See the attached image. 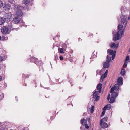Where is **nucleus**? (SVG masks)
Instances as JSON below:
<instances>
[{"mask_svg": "<svg viewBox=\"0 0 130 130\" xmlns=\"http://www.w3.org/2000/svg\"><path fill=\"white\" fill-rule=\"evenodd\" d=\"M5 22V20L2 17H0V25L3 24Z\"/></svg>", "mask_w": 130, "mask_h": 130, "instance_id": "obj_20", "label": "nucleus"}, {"mask_svg": "<svg viewBox=\"0 0 130 130\" xmlns=\"http://www.w3.org/2000/svg\"><path fill=\"white\" fill-rule=\"evenodd\" d=\"M58 57L57 55H55V59L56 60L58 59Z\"/></svg>", "mask_w": 130, "mask_h": 130, "instance_id": "obj_38", "label": "nucleus"}, {"mask_svg": "<svg viewBox=\"0 0 130 130\" xmlns=\"http://www.w3.org/2000/svg\"><path fill=\"white\" fill-rule=\"evenodd\" d=\"M8 27L10 30H13L15 28H14L13 26L11 24L8 25Z\"/></svg>", "mask_w": 130, "mask_h": 130, "instance_id": "obj_21", "label": "nucleus"}, {"mask_svg": "<svg viewBox=\"0 0 130 130\" xmlns=\"http://www.w3.org/2000/svg\"><path fill=\"white\" fill-rule=\"evenodd\" d=\"M99 96H97L96 97V98H95V100L96 101H98L99 99Z\"/></svg>", "mask_w": 130, "mask_h": 130, "instance_id": "obj_33", "label": "nucleus"}, {"mask_svg": "<svg viewBox=\"0 0 130 130\" xmlns=\"http://www.w3.org/2000/svg\"><path fill=\"white\" fill-rule=\"evenodd\" d=\"M114 98L113 97H111L110 100V103H112L114 102Z\"/></svg>", "mask_w": 130, "mask_h": 130, "instance_id": "obj_24", "label": "nucleus"}, {"mask_svg": "<svg viewBox=\"0 0 130 130\" xmlns=\"http://www.w3.org/2000/svg\"><path fill=\"white\" fill-rule=\"evenodd\" d=\"M9 29L6 27L3 26L2 27L1 29V31L3 34H7Z\"/></svg>", "mask_w": 130, "mask_h": 130, "instance_id": "obj_7", "label": "nucleus"}, {"mask_svg": "<svg viewBox=\"0 0 130 130\" xmlns=\"http://www.w3.org/2000/svg\"><path fill=\"white\" fill-rule=\"evenodd\" d=\"M20 20V18L16 17L13 19V22L15 24H17L19 23Z\"/></svg>", "mask_w": 130, "mask_h": 130, "instance_id": "obj_10", "label": "nucleus"}, {"mask_svg": "<svg viewBox=\"0 0 130 130\" xmlns=\"http://www.w3.org/2000/svg\"><path fill=\"white\" fill-rule=\"evenodd\" d=\"M21 6L19 5H16L14 6V10H17L16 11L15 13V14L17 16L21 17L22 16L23 14L22 12V10L19 9L21 8Z\"/></svg>", "mask_w": 130, "mask_h": 130, "instance_id": "obj_2", "label": "nucleus"}, {"mask_svg": "<svg viewBox=\"0 0 130 130\" xmlns=\"http://www.w3.org/2000/svg\"><path fill=\"white\" fill-rule=\"evenodd\" d=\"M111 93H112L111 95L112 96V97H113L114 98L116 97L118 95V93L113 91Z\"/></svg>", "mask_w": 130, "mask_h": 130, "instance_id": "obj_18", "label": "nucleus"}, {"mask_svg": "<svg viewBox=\"0 0 130 130\" xmlns=\"http://www.w3.org/2000/svg\"><path fill=\"white\" fill-rule=\"evenodd\" d=\"M10 6L9 5L6 4L4 7H3V8L4 9L6 10H10Z\"/></svg>", "mask_w": 130, "mask_h": 130, "instance_id": "obj_13", "label": "nucleus"}, {"mask_svg": "<svg viewBox=\"0 0 130 130\" xmlns=\"http://www.w3.org/2000/svg\"><path fill=\"white\" fill-rule=\"evenodd\" d=\"M2 79V77L0 76V81Z\"/></svg>", "mask_w": 130, "mask_h": 130, "instance_id": "obj_40", "label": "nucleus"}, {"mask_svg": "<svg viewBox=\"0 0 130 130\" xmlns=\"http://www.w3.org/2000/svg\"><path fill=\"white\" fill-rule=\"evenodd\" d=\"M58 50L61 53H64V51L66 50L65 49H58Z\"/></svg>", "mask_w": 130, "mask_h": 130, "instance_id": "obj_26", "label": "nucleus"}, {"mask_svg": "<svg viewBox=\"0 0 130 130\" xmlns=\"http://www.w3.org/2000/svg\"><path fill=\"white\" fill-rule=\"evenodd\" d=\"M108 72V70H106L105 73L103 74H102L101 76L100 79V82H102L103 81V79L106 77L107 73Z\"/></svg>", "mask_w": 130, "mask_h": 130, "instance_id": "obj_9", "label": "nucleus"}, {"mask_svg": "<svg viewBox=\"0 0 130 130\" xmlns=\"http://www.w3.org/2000/svg\"><path fill=\"white\" fill-rule=\"evenodd\" d=\"M87 121L86 120L82 118L81 120V124L83 125L86 124Z\"/></svg>", "mask_w": 130, "mask_h": 130, "instance_id": "obj_17", "label": "nucleus"}, {"mask_svg": "<svg viewBox=\"0 0 130 130\" xmlns=\"http://www.w3.org/2000/svg\"><path fill=\"white\" fill-rule=\"evenodd\" d=\"M66 48L65 47H63V48H61L60 49H63V48Z\"/></svg>", "mask_w": 130, "mask_h": 130, "instance_id": "obj_44", "label": "nucleus"}, {"mask_svg": "<svg viewBox=\"0 0 130 130\" xmlns=\"http://www.w3.org/2000/svg\"><path fill=\"white\" fill-rule=\"evenodd\" d=\"M119 85L118 84H116L114 87H112L111 88L110 91V93H112L115 90H118L119 88Z\"/></svg>", "mask_w": 130, "mask_h": 130, "instance_id": "obj_8", "label": "nucleus"}, {"mask_svg": "<svg viewBox=\"0 0 130 130\" xmlns=\"http://www.w3.org/2000/svg\"><path fill=\"white\" fill-rule=\"evenodd\" d=\"M56 36H57V37H58L59 36L58 35H56Z\"/></svg>", "mask_w": 130, "mask_h": 130, "instance_id": "obj_42", "label": "nucleus"}, {"mask_svg": "<svg viewBox=\"0 0 130 130\" xmlns=\"http://www.w3.org/2000/svg\"><path fill=\"white\" fill-rule=\"evenodd\" d=\"M121 22L123 24L125 23V24H127V22L126 21V18L125 17H123L121 20Z\"/></svg>", "mask_w": 130, "mask_h": 130, "instance_id": "obj_16", "label": "nucleus"}, {"mask_svg": "<svg viewBox=\"0 0 130 130\" xmlns=\"http://www.w3.org/2000/svg\"><path fill=\"white\" fill-rule=\"evenodd\" d=\"M107 52L109 55H112V60H113L115 56L116 51L115 50L113 51L112 49H108Z\"/></svg>", "mask_w": 130, "mask_h": 130, "instance_id": "obj_5", "label": "nucleus"}, {"mask_svg": "<svg viewBox=\"0 0 130 130\" xmlns=\"http://www.w3.org/2000/svg\"><path fill=\"white\" fill-rule=\"evenodd\" d=\"M102 71V70H101V71H99V70H98L97 71V74H98V72H99L100 73H99V75H100V74H101V72Z\"/></svg>", "mask_w": 130, "mask_h": 130, "instance_id": "obj_37", "label": "nucleus"}, {"mask_svg": "<svg viewBox=\"0 0 130 130\" xmlns=\"http://www.w3.org/2000/svg\"><path fill=\"white\" fill-rule=\"evenodd\" d=\"M99 92L98 91H96L93 94V97L94 98H95L98 95Z\"/></svg>", "mask_w": 130, "mask_h": 130, "instance_id": "obj_19", "label": "nucleus"}, {"mask_svg": "<svg viewBox=\"0 0 130 130\" xmlns=\"http://www.w3.org/2000/svg\"><path fill=\"white\" fill-rule=\"evenodd\" d=\"M85 113H84L83 115H85Z\"/></svg>", "mask_w": 130, "mask_h": 130, "instance_id": "obj_47", "label": "nucleus"}, {"mask_svg": "<svg viewBox=\"0 0 130 130\" xmlns=\"http://www.w3.org/2000/svg\"><path fill=\"white\" fill-rule=\"evenodd\" d=\"M129 59V57L128 56H127L126 58L125 61H127Z\"/></svg>", "mask_w": 130, "mask_h": 130, "instance_id": "obj_32", "label": "nucleus"}, {"mask_svg": "<svg viewBox=\"0 0 130 130\" xmlns=\"http://www.w3.org/2000/svg\"><path fill=\"white\" fill-rule=\"evenodd\" d=\"M1 39V36H0V40Z\"/></svg>", "mask_w": 130, "mask_h": 130, "instance_id": "obj_48", "label": "nucleus"}, {"mask_svg": "<svg viewBox=\"0 0 130 130\" xmlns=\"http://www.w3.org/2000/svg\"><path fill=\"white\" fill-rule=\"evenodd\" d=\"M55 39V37H54L53 38V39L54 40Z\"/></svg>", "mask_w": 130, "mask_h": 130, "instance_id": "obj_45", "label": "nucleus"}, {"mask_svg": "<svg viewBox=\"0 0 130 130\" xmlns=\"http://www.w3.org/2000/svg\"><path fill=\"white\" fill-rule=\"evenodd\" d=\"M111 59V57L109 55H107V57L106 61L103 64V67L105 68H108L109 66V63L110 62Z\"/></svg>", "mask_w": 130, "mask_h": 130, "instance_id": "obj_4", "label": "nucleus"}, {"mask_svg": "<svg viewBox=\"0 0 130 130\" xmlns=\"http://www.w3.org/2000/svg\"><path fill=\"white\" fill-rule=\"evenodd\" d=\"M18 28H17V29L16 30H18Z\"/></svg>", "mask_w": 130, "mask_h": 130, "instance_id": "obj_49", "label": "nucleus"}, {"mask_svg": "<svg viewBox=\"0 0 130 130\" xmlns=\"http://www.w3.org/2000/svg\"><path fill=\"white\" fill-rule=\"evenodd\" d=\"M130 19V15L128 17V20H129Z\"/></svg>", "mask_w": 130, "mask_h": 130, "instance_id": "obj_41", "label": "nucleus"}, {"mask_svg": "<svg viewBox=\"0 0 130 130\" xmlns=\"http://www.w3.org/2000/svg\"><path fill=\"white\" fill-rule=\"evenodd\" d=\"M84 125H85V128H87V129H88L89 127V126L87 124H85Z\"/></svg>", "mask_w": 130, "mask_h": 130, "instance_id": "obj_34", "label": "nucleus"}, {"mask_svg": "<svg viewBox=\"0 0 130 130\" xmlns=\"http://www.w3.org/2000/svg\"><path fill=\"white\" fill-rule=\"evenodd\" d=\"M4 5V3L3 1L0 0V8L2 7Z\"/></svg>", "mask_w": 130, "mask_h": 130, "instance_id": "obj_27", "label": "nucleus"}, {"mask_svg": "<svg viewBox=\"0 0 130 130\" xmlns=\"http://www.w3.org/2000/svg\"><path fill=\"white\" fill-rule=\"evenodd\" d=\"M23 76H23H24V75H23V76Z\"/></svg>", "mask_w": 130, "mask_h": 130, "instance_id": "obj_50", "label": "nucleus"}, {"mask_svg": "<svg viewBox=\"0 0 130 130\" xmlns=\"http://www.w3.org/2000/svg\"><path fill=\"white\" fill-rule=\"evenodd\" d=\"M103 111L102 112V113L101 114V116H103L105 113V111L104 110H103Z\"/></svg>", "mask_w": 130, "mask_h": 130, "instance_id": "obj_35", "label": "nucleus"}, {"mask_svg": "<svg viewBox=\"0 0 130 130\" xmlns=\"http://www.w3.org/2000/svg\"><path fill=\"white\" fill-rule=\"evenodd\" d=\"M116 45L114 43H112L110 45V47L112 48H115L116 47Z\"/></svg>", "mask_w": 130, "mask_h": 130, "instance_id": "obj_25", "label": "nucleus"}, {"mask_svg": "<svg viewBox=\"0 0 130 130\" xmlns=\"http://www.w3.org/2000/svg\"><path fill=\"white\" fill-rule=\"evenodd\" d=\"M12 18V15L11 13H6L5 16V20L7 21H9Z\"/></svg>", "mask_w": 130, "mask_h": 130, "instance_id": "obj_6", "label": "nucleus"}, {"mask_svg": "<svg viewBox=\"0 0 130 130\" xmlns=\"http://www.w3.org/2000/svg\"><path fill=\"white\" fill-rule=\"evenodd\" d=\"M117 82L120 85H122L123 83V78L121 77H119L118 79Z\"/></svg>", "mask_w": 130, "mask_h": 130, "instance_id": "obj_14", "label": "nucleus"}, {"mask_svg": "<svg viewBox=\"0 0 130 130\" xmlns=\"http://www.w3.org/2000/svg\"><path fill=\"white\" fill-rule=\"evenodd\" d=\"M111 105L110 104H108L107 105H106L103 108V110H105L106 109L108 110H109L111 108Z\"/></svg>", "mask_w": 130, "mask_h": 130, "instance_id": "obj_11", "label": "nucleus"}, {"mask_svg": "<svg viewBox=\"0 0 130 130\" xmlns=\"http://www.w3.org/2000/svg\"><path fill=\"white\" fill-rule=\"evenodd\" d=\"M110 95L109 94L108 95V97H107V100H109L110 99Z\"/></svg>", "mask_w": 130, "mask_h": 130, "instance_id": "obj_39", "label": "nucleus"}, {"mask_svg": "<svg viewBox=\"0 0 130 130\" xmlns=\"http://www.w3.org/2000/svg\"><path fill=\"white\" fill-rule=\"evenodd\" d=\"M4 59V58L3 57L1 56H0V62L3 61Z\"/></svg>", "mask_w": 130, "mask_h": 130, "instance_id": "obj_31", "label": "nucleus"}, {"mask_svg": "<svg viewBox=\"0 0 130 130\" xmlns=\"http://www.w3.org/2000/svg\"><path fill=\"white\" fill-rule=\"evenodd\" d=\"M102 84L101 83H99L97 86V89L98 90V92L99 93L101 92V90L102 88Z\"/></svg>", "mask_w": 130, "mask_h": 130, "instance_id": "obj_15", "label": "nucleus"}, {"mask_svg": "<svg viewBox=\"0 0 130 130\" xmlns=\"http://www.w3.org/2000/svg\"><path fill=\"white\" fill-rule=\"evenodd\" d=\"M9 2L11 4H14L15 3L14 0H9Z\"/></svg>", "mask_w": 130, "mask_h": 130, "instance_id": "obj_30", "label": "nucleus"}, {"mask_svg": "<svg viewBox=\"0 0 130 130\" xmlns=\"http://www.w3.org/2000/svg\"><path fill=\"white\" fill-rule=\"evenodd\" d=\"M123 25L121 24H119L118 26L119 31L116 34H115L113 37V40L115 41L117 40H119L121 37L122 35L123 31L122 29Z\"/></svg>", "mask_w": 130, "mask_h": 130, "instance_id": "obj_1", "label": "nucleus"}, {"mask_svg": "<svg viewBox=\"0 0 130 130\" xmlns=\"http://www.w3.org/2000/svg\"><path fill=\"white\" fill-rule=\"evenodd\" d=\"M60 59L61 60H62L63 59V58L62 56H60Z\"/></svg>", "mask_w": 130, "mask_h": 130, "instance_id": "obj_36", "label": "nucleus"}, {"mask_svg": "<svg viewBox=\"0 0 130 130\" xmlns=\"http://www.w3.org/2000/svg\"><path fill=\"white\" fill-rule=\"evenodd\" d=\"M88 120H89H89H90V119L89 118H88Z\"/></svg>", "mask_w": 130, "mask_h": 130, "instance_id": "obj_46", "label": "nucleus"}, {"mask_svg": "<svg viewBox=\"0 0 130 130\" xmlns=\"http://www.w3.org/2000/svg\"><path fill=\"white\" fill-rule=\"evenodd\" d=\"M30 2L29 0H24L23 1V3L24 4L26 5Z\"/></svg>", "mask_w": 130, "mask_h": 130, "instance_id": "obj_23", "label": "nucleus"}, {"mask_svg": "<svg viewBox=\"0 0 130 130\" xmlns=\"http://www.w3.org/2000/svg\"><path fill=\"white\" fill-rule=\"evenodd\" d=\"M107 119L108 118L107 117H105L101 120L100 125L102 128H105L108 127V125L106 123Z\"/></svg>", "mask_w": 130, "mask_h": 130, "instance_id": "obj_3", "label": "nucleus"}, {"mask_svg": "<svg viewBox=\"0 0 130 130\" xmlns=\"http://www.w3.org/2000/svg\"><path fill=\"white\" fill-rule=\"evenodd\" d=\"M125 73V69H122L121 72V74L122 75H124Z\"/></svg>", "mask_w": 130, "mask_h": 130, "instance_id": "obj_22", "label": "nucleus"}, {"mask_svg": "<svg viewBox=\"0 0 130 130\" xmlns=\"http://www.w3.org/2000/svg\"><path fill=\"white\" fill-rule=\"evenodd\" d=\"M127 62L126 61H125V63L123 65V67L124 68H125L127 67Z\"/></svg>", "mask_w": 130, "mask_h": 130, "instance_id": "obj_29", "label": "nucleus"}, {"mask_svg": "<svg viewBox=\"0 0 130 130\" xmlns=\"http://www.w3.org/2000/svg\"><path fill=\"white\" fill-rule=\"evenodd\" d=\"M94 107L93 106H92L91 108V113H93L94 111Z\"/></svg>", "mask_w": 130, "mask_h": 130, "instance_id": "obj_28", "label": "nucleus"}, {"mask_svg": "<svg viewBox=\"0 0 130 130\" xmlns=\"http://www.w3.org/2000/svg\"><path fill=\"white\" fill-rule=\"evenodd\" d=\"M63 46H65L66 45H65V44H63Z\"/></svg>", "mask_w": 130, "mask_h": 130, "instance_id": "obj_43", "label": "nucleus"}, {"mask_svg": "<svg viewBox=\"0 0 130 130\" xmlns=\"http://www.w3.org/2000/svg\"><path fill=\"white\" fill-rule=\"evenodd\" d=\"M31 62H34L36 64H37L38 61L36 58L32 57L31 58Z\"/></svg>", "mask_w": 130, "mask_h": 130, "instance_id": "obj_12", "label": "nucleus"}]
</instances>
